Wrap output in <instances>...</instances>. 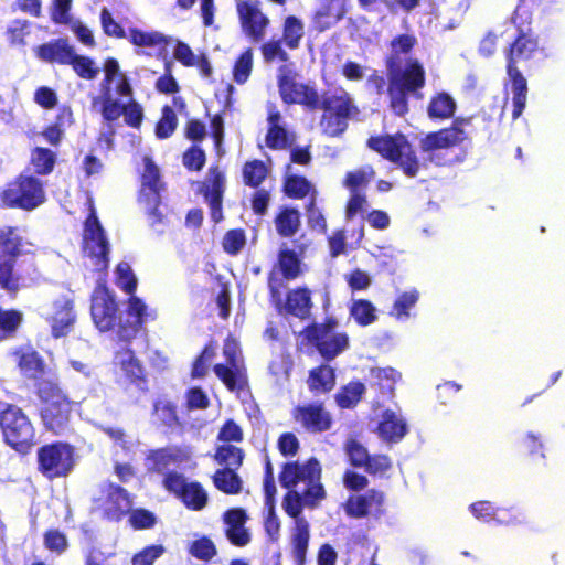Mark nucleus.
I'll use <instances>...</instances> for the list:
<instances>
[{
    "instance_id": "obj_1",
    "label": "nucleus",
    "mask_w": 565,
    "mask_h": 565,
    "mask_svg": "<svg viewBox=\"0 0 565 565\" xmlns=\"http://www.w3.org/2000/svg\"><path fill=\"white\" fill-rule=\"evenodd\" d=\"M321 466L311 457L305 462H285V512L295 519L291 529V554L297 565H303L310 539V526L301 515L305 508L315 509L326 498L321 483Z\"/></svg>"
},
{
    "instance_id": "obj_2",
    "label": "nucleus",
    "mask_w": 565,
    "mask_h": 565,
    "mask_svg": "<svg viewBox=\"0 0 565 565\" xmlns=\"http://www.w3.org/2000/svg\"><path fill=\"white\" fill-rule=\"evenodd\" d=\"M457 111V102L447 92L434 93L426 107V113L433 121H445L452 119L450 126L426 134L419 141V148L423 153L431 154L437 150L450 149L460 146L469 139L467 128L472 126L475 119L480 115L455 117Z\"/></svg>"
},
{
    "instance_id": "obj_3",
    "label": "nucleus",
    "mask_w": 565,
    "mask_h": 565,
    "mask_svg": "<svg viewBox=\"0 0 565 565\" xmlns=\"http://www.w3.org/2000/svg\"><path fill=\"white\" fill-rule=\"evenodd\" d=\"M515 34L504 49L505 70L512 92V119L516 120L524 111L527 102V82L520 64L527 66L543 49L539 35L531 24L516 21Z\"/></svg>"
},
{
    "instance_id": "obj_4",
    "label": "nucleus",
    "mask_w": 565,
    "mask_h": 565,
    "mask_svg": "<svg viewBox=\"0 0 565 565\" xmlns=\"http://www.w3.org/2000/svg\"><path fill=\"white\" fill-rule=\"evenodd\" d=\"M128 318L122 321L118 317V306L115 296L105 284L98 279L92 295L90 313L95 326L99 331L106 332L117 328V337L120 341L128 342L134 339L147 318V306L138 297H130L128 301Z\"/></svg>"
},
{
    "instance_id": "obj_5",
    "label": "nucleus",
    "mask_w": 565,
    "mask_h": 565,
    "mask_svg": "<svg viewBox=\"0 0 565 565\" xmlns=\"http://www.w3.org/2000/svg\"><path fill=\"white\" fill-rule=\"evenodd\" d=\"M388 72V107L397 117H404L409 111V97L423 98L426 86V71L418 58H409L404 66H386Z\"/></svg>"
},
{
    "instance_id": "obj_6",
    "label": "nucleus",
    "mask_w": 565,
    "mask_h": 565,
    "mask_svg": "<svg viewBox=\"0 0 565 565\" xmlns=\"http://www.w3.org/2000/svg\"><path fill=\"white\" fill-rule=\"evenodd\" d=\"M339 322L334 317H327L322 322H312L299 332V349L317 351L326 361L330 362L344 352L350 344L347 332H339Z\"/></svg>"
},
{
    "instance_id": "obj_7",
    "label": "nucleus",
    "mask_w": 565,
    "mask_h": 565,
    "mask_svg": "<svg viewBox=\"0 0 565 565\" xmlns=\"http://www.w3.org/2000/svg\"><path fill=\"white\" fill-rule=\"evenodd\" d=\"M366 147L394 163L407 178H416L424 167L403 132L373 135L366 140Z\"/></svg>"
},
{
    "instance_id": "obj_8",
    "label": "nucleus",
    "mask_w": 565,
    "mask_h": 565,
    "mask_svg": "<svg viewBox=\"0 0 565 565\" xmlns=\"http://www.w3.org/2000/svg\"><path fill=\"white\" fill-rule=\"evenodd\" d=\"M0 428L3 441L21 455H28L36 444L33 424L15 405L6 404L0 412Z\"/></svg>"
},
{
    "instance_id": "obj_9",
    "label": "nucleus",
    "mask_w": 565,
    "mask_h": 565,
    "mask_svg": "<svg viewBox=\"0 0 565 565\" xmlns=\"http://www.w3.org/2000/svg\"><path fill=\"white\" fill-rule=\"evenodd\" d=\"M75 465V448L68 443L56 440L36 450V469L47 480L66 478Z\"/></svg>"
},
{
    "instance_id": "obj_10",
    "label": "nucleus",
    "mask_w": 565,
    "mask_h": 565,
    "mask_svg": "<svg viewBox=\"0 0 565 565\" xmlns=\"http://www.w3.org/2000/svg\"><path fill=\"white\" fill-rule=\"evenodd\" d=\"M40 417L43 426L52 434L60 436L70 430L71 417L75 402L64 391H38Z\"/></svg>"
},
{
    "instance_id": "obj_11",
    "label": "nucleus",
    "mask_w": 565,
    "mask_h": 565,
    "mask_svg": "<svg viewBox=\"0 0 565 565\" xmlns=\"http://www.w3.org/2000/svg\"><path fill=\"white\" fill-rule=\"evenodd\" d=\"M319 108L323 109L321 126L329 137L341 136L347 130L351 116L359 111L344 90L339 95H324L320 99Z\"/></svg>"
},
{
    "instance_id": "obj_12",
    "label": "nucleus",
    "mask_w": 565,
    "mask_h": 565,
    "mask_svg": "<svg viewBox=\"0 0 565 565\" xmlns=\"http://www.w3.org/2000/svg\"><path fill=\"white\" fill-rule=\"evenodd\" d=\"M83 250L97 271L108 267L109 243L93 207L84 224Z\"/></svg>"
},
{
    "instance_id": "obj_13",
    "label": "nucleus",
    "mask_w": 565,
    "mask_h": 565,
    "mask_svg": "<svg viewBox=\"0 0 565 565\" xmlns=\"http://www.w3.org/2000/svg\"><path fill=\"white\" fill-rule=\"evenodd\" d=\"M4 205L33 210L45 201L42 182L32 175L22 174L1 193Z\"/></svg>"
},
{
    "instance_id": "obj_14",
    "label": "nucleus",
    "mask_w": 565,
    "mask_h": 565,
    "mask_svg": "<svg viewBox=\"0 0 565 565\" xmlns=\"http://www.w3.org/2000/svg\"><path fill=\"white\" fill-rule=\"evenodd\" d=\"M104 71L105 78L100 83V93L93 99V105L97 103L106 104L105 111L107 116L114 117L118 113L111 96L130 97L132 88L126 74L120 71L116 60L108 58L105 63Z\"/></svg>"
},
{
    "instance_id": "obj_15",
    "label": "nucleus",
    "mask_w": 565,
    "mask_h": 565,
    "mask_svg": "<svg viewBox=\"0 0 565 565\" xmlns=\"http://www.w3.org/2000/svg\"><path fill=\"white\" fill-rule=\"evenodd\" d=\"M163 488L178 498L183 505L191 511L203 510L209 501V495L199 481H188L177 471H169L162 480Z\"/></svg>"
},
{
    "instance_id": "obj_16",
    "label": "nucleus",
    "mask_w": 565,
    "mask_h": 565,
    "mask_svg": "<svg viewBox=\"0 0 565 565\" xmlns=\"http://www.w3.org/2000/svg\"><path fill=\"white\" fill-rule=\"evenodd\" d=\"M22 247L21 230L6 227L0 233V286L9 291L19 287L18 278L13 274L15 256Z\"/></svg>"
},
{
    "instance_id": "obj_17",
    "label": "nucleus",
    "mask_w": 565,
    "mask_h": 565,
    "mask_svg": "<svg viewBox=\"0 0 565 565\" xmlns=\"http://www.w3.org/2000/svg\"><path fill=\"white\" fill-rule=\"evenodd\" d=\"M264 509L263 521L264 529L271 542L277 543L280 536V522L276 514V494L277 488L275 486L274 468L268 457L265 458L264 466Z\"/></svg>"
},
{
    "instance_id": "obj_18",
    "label": "nucleus",
    "mask_w": 565,
    "mask_h": 565,
    "mask_svg": "<svg viewBox=\"0 0 565 565\" xmlns=\"http://www.w3.org/2000/svg\"><path fill=\"white\" fill-rule=\"evenodd\" d=\"M223 354L227 360V365H215V374L227 388H244L247 385V377L241 363L239 347L235 339L227 338L225 340Z\"/></svg>"
},
{
    "instance_id": "obj_19",
    "label": "nucleus",
    "mask_w": 565,
    "mask_h": 565,
    "mask_svg": "<svg viewBox=\"0 0 565 565\" xmlns=\"http://www.w3.org/2000/svg\"><path fill=\"white\" fill-rule=\"evenodd\" d=\"M291 417L294 422L313 434L327 431L332 426V417L322 403L297 405L291 411Z\"/></svg>"
},
{
    "instance_id": "obj_20",
    "label": "nucleus",
    "mask_w": 565,
    "mask_h": 565,
    "mask_svg": "<svg viewBox=\"0 0 565 565\" xmlns=\"http://www.w3.org/2000/svg\"><path fill=\"white\" fill-rule=\"evenodd\" d=\"M130 493L121 486L110 483L100 504L102 515L109 522H120L131 510Z\"/></svg>"
},
{
    "instance_id": "obj_21",
    "label": "nucleus",
    "mask_w": 565,
    "mask_h": 565,
    "mask_svg": "<svg viewBox=\"0 0 565 565\" xmlns=\"http://www.w3.org/2000/svg\"><path fill=\"white\" fill-rule=\"evenodd\" d=\"M44 318L50 323L55 338L67 334L76 318L73 300L66 296L55 299L49 310L44 312Z\"/></svg>"
},
{
    "instance_id": "obj_22",
    "label": "nucleus",
    "mask_w": 565,
    "mask_h": 565,
    "mask_svg": "<svg viewBox=\"0 0 565 565\" xmlns=\"http://www.w3.org/2000/svg\"><path fill=\"white\" fill-rule=\"evenodd\" d=\"M247 519L246 511L242 508L228 509L223 514L225 536L236 547H244L252 540L249 530L245 526Z\"/></svg>"
},
{
    "instance_id": "obj_23",
    "label": "nucleus",
    "mask_w": 565,
    "mask_h": 565,
    "mask_svg": "<svg viewBox=\"0 0 565 565\" xmlns=\"http://www.w3.org/2000/svg\"><path fill=\"white\" fill-rule=\"evenodd\" d=\"M237 12L244 32L256 41L260 40L268 20L259 10L258 2L254 0H239L237 2Z\"/></svg>"
},
{
    "instance_id": "obj_24",
    "label": "nucleus",
    "mask_w": 565,
    "mask_h": 565,
    "mask_svg": "<svg viewBox=\"0 0 565 565\" xmlns=\"http://www.w3.org/2000/svg\"><path fill=\"white\" fill-rule=\"evenodd\" d=\"M285 104L301 105L305 109L315 111L320 107V96L315 87L285 75Z\"/></svg>"
},
{
    "instance_id": "obj_25",
    "label": "nucleus",
    "mask_w": 565,
    "mask_h": 565,
    "mask_svg": "<svg viewBox=\"0 0 565 565\" xmlns=\"http://www.w3.org/2000/svg\"><path fill=\"white\" fill-rule=\"evenodd\" d=\"M111 99L118 113L114 117L107 116V113L105 111L106 104L97 103L93 105V107L102 114L103 118L106 121H115L119 119L121 115H124L127 125L135 128L141 125L143 111L141 106L132 99V94L130 95V97L111 96Z\"/></svg>"
},
{
    "instance_id": "obj_26",
    "label": "nucleus",
    "mask_w": 565,
    "mask_h": 565,
    "mask_svg": "<svg viewBox=\"0 0 565 565\" xmlns=\"http://www.w3.org/2000/svg\"><path fill=\"white\" fill-rule=\"evenodd\" d=\"M161 190L159 168L152 162L149 157L143 158V172H142V186L141 200H145L149 205L152 214H156L159 204V192Z\"/></svg>"
},
{
    "instance_id": "obj_27",
    "label": "nucleus",
    "mask_w": 565,
    "mask_h": 565,
    "mask_svg": "<svg viewBox=\"0 0 565 565\" xmlns=\"http://www.w3.org/2000/svg\"><path fill=\"white\" fill-rule=\"evenodd\" d=\"M316 189L312 182L305 175L295 174L290 171V164L285 166V196L292 200H303L311 195L306 209L310 212L315 206Z\"/></svg>"
},
{
    "instance_id": "obj_28",
    "label": "nucleus",
    "mask_w": 565,
    "mask_h": 565,
    "mask_svg": "<svg viewBox=\"0 0 565 565\" xmlns=\"http://www.w3.org/2000/svg\"><path fill=\"white\" fill-rule=\"evenodd\" d=\"M347 13L342 0H320L312 22L318 32H324L341 21Z\"/></svg>"
},
{
    "instance_id": "obj_29",
    "label": "nucleus",
    "mask_w": 565,
    "mask_h": 565,
    "mask_svg": "<svg viewBox=\"0 0 565 565\" xmlns=\"http://www.w3.org/2000/svg\"><path fill=\"white\" fill-rule=\"evenodd\" d=\"M408 433L407 424L393 411L386 409L376 427L379 437L388 444L401 441Z\"/></svg>"
},
{
    "instance_id": "obj_30",
    "label": "nucleus",
    "mask_w": 565,
    "mask_h": 565,
    "mask_svg": "<svg viewBox=\"0 0 565 565\" xmlns=\"http://www.w3.org/2000/svg\"><path fill=\"white\" fill-rule=\"evenodd\" d=\"M114 363L120 369L128 384L139 385L143 379V369L136 359L134 352L126 345L120 347L115 352Z\"/></svg>"
},
{
    "instance_id": "obj_31",
    "label": "nucleus",
    "mask_w": 565,
    "mask_h": 565,
    "mask_svg": "<svg viewBox=\"0 0 565 565\" xmlns=\"http://www.w3.org/2000/svg\"><path fill=\"white\" fill-rule=\"evenodd\" d=\"M312 308L311 291L306 287H298L285 295V312L300 320L310 317Z\"/></svg>"
},
{
    "instance_id": "obj_32",
    "label": "nucleus",
    "mask_w": 565,
    "mask_h": 565,
    "mask_svg": "<svg viewBox=\"0 0 565 565\" xmlns=\"http://www.w3.org/2000/svg\"><path fill=\"white\" fill-rule=\"evenodd\" d=\"M472 515L483 522H490L493 519L500 524H518L521 523L520 513H513L508 519L497 518L499 513L505 511L502 508H494L490 501H477L469 507Z\"/></svg>"
},
{
    "instance_id": "obj_33",
    "label": "nucleus",
    "mask_w": 565,
    "mask_h": 565,
    "mask_svg": "<svg viewBox=\"0 0 565 565\" xmlns=\"http://www.w3.org/2000/svg\"><path fill=\"white\" fill-rule=\"evenodd\" d=\"M205 199L211 209V217L214 222L222 220L221 201L224 184V175L220 171H211Z\"/></svg>"
},
{
    "instance_id": "obj_34",
    "label": "nucleus",
    "mask_w": 565,
    "mask_h": 565,
    "mask_svg": "<svg viewBox=\"0 0 565 565\" xmlns=\"http://www.w3.org/2000/svg\"><path fill=\"white\" fill-rule=\"evenodd\" d=\"M417 43V38L414 34L403 33L394 36L390 42L391 52L385 57V66L401 64L402 55L411 54Z\"/></svg>"
},
{
    "instance_id": "obj_35",
    "label": "nucleus",
    "mask_w": 565,
    "mask_h": 565,
    "mask_svg": "<svg viewBox=\"0 0 565 565\" xmlns=\"http://www.w3.org/2000/svg\"><path fill=\"white\" fill-rule=\"evenodd\" d=\"M239 469L220 468L212 476L214 487L224 494H238L243 489V480L238 476Z\"/></svg>"
},
{
    "instance_id": "obj_36",
    "label": "nucleus",
    "mask_w": 565,
    "mask_h": 565,
    "mask_svg": "<svg viewBox=\"0 0 565 565\" xmlns=\"http://www.w3.org/2000/svg\"><path fill=\"white\" fill-rule=\"evenodd\" d=\"M74 47L64 40H57L51 43L40 45L36 49L39 58L45 62H56L60 64H67L71 61Z\"/></svg>"
},
{
    "instance_id": "obj_37",
    "label": "nucleus",
    "mask_w": 565,
    "mask_h": 565,
    "mask_svg": "<svg viewBox=\"0 0 565 565\" xmlns=\"http://www.w3.org/2000/svg\"><path fill=\"white\" fill-rule=\"evenodd\" d=\"M153 416L160 426L170 431H174L182 427V423L178 416L177 406L170 401L159 399L154 402Z\"/></svg>"
},
{
    "instance_id": "obj_38",
    "label": "nucleus",
    "mask_w": 565,
    "mask_h": 565,
    "mask_svg": "<svg viewBox=\"0 0 565 565\" xmlns=\"http://www.w3.org/2000/svg\"><path fill=\"white\" fill-rule=\"evenodd\" d=\"M267 134L265 145L271 149L282 148V118L277 106L268 104L267 106Z\"/></svg>"
},
{
    "instance_id": "obj_39",
    "label": "nucleus",
    "mask_w": 565,
    "mask_h": 565,
    "mask_svg": "<svg viewBox=\"0 0 565 565\" xmlns=\"http://www.w3.org/2000/svg\"><path fill=\"white\" fill-rule=\"evenodd\" d=\"M213 458L222 468L239 469L245 459V451L235 445L222 444L215 448Z\"/></svg>"
},
{
    "instance_id": "obj_40",
    "label": "nucleus",
    "mask_w": 565,
    "mask_h": 565,
    "mask_svg": "<svg viewBox=\"0 0 565 565\" xmlns=\"http://www.w3.org/2000/svg\"><path fill=\"white\" fill-rule=\"evenodd\" d=\"M268 288L270 291V299L277 310V315L282 312L281 305V288H282V250L278 252L277 263L274 266L268 277Z\"/></svg>"
},
{
    "instance_id": "obj_41",
    "label": "nucleus",
    "mask_w": 565,
    "mask_h": 565,
    "mask_svg": "<svg viewBox=\"0 0 565 565\" xmlns=\"http://www.w3.org/2000/svg\"><path fill=\"white\" fill-rule=\"evenodd\" d=\"M419 299V292L416 289L401 292L390 311V316L398 321H405L411 317V309L414 308Z\"/></svg>"
},
{
    "instance_id": "obj_42",
    "label": "nucleus",
    "mask_w": 565,
    "mask_h": 565,
    "mask_svg": "<svg viewBox=\"0 0 565 565\" xmlns=\"http://www.w3.org/2000/svg\"><path fill=\"white\" fill-rule=\"evenodd\" d=\"M295 136L289 134L285 129V149L289 150V163L298 164L301 167H308L312 162V154L310 151V145L307 146H295Z\"/></svg>"
},
{
    "instance_id": "obj_43",
    "label": "nucleus",
    "mask_w": 565,
    "mask_h": 565,
    "mask_svg": "<svg viewBox=\"0 0 565 565\" xmlns=\"http://www.w3.org/2000/svg\"><path fill=\"white\" fill-rule=\"evenodd\" d=\"M350 316L362 327L372 324L377 320L376 309L367 299L353 300L350 306Z\"/></svg>"
},
{
    "instance_id": "obj_44",
    "label": "nucleus",
    "mask_w": 565,
    "mask_h": 565,
    "mask_svg": "<svg viewBox=\"0 0 565 565\" xmlns=\"http://www.w3.org/2000/svg\"><path fill=\"white\" fill-rule=\"evenodd\" d=\"M134 45L140 47H157L166 43V36L157 31H142L131 28L126 36Z\"/></svg>"
},
{
    "instance_id": "obj_45",
    "label": "nucleus",
    "mask_w": 565,
    "mask_h": 565,
    "mask_svg": "<svg viewBox=\"0 0 565 565\" xmlns=\"http://www.w3.org/2000/svg\"><path fill=\"white\" fill-rule=\"evenodd\" d=\"M334 384V369L328 364H321L309 372V388H332Z\"/></svg>"
},
{
    "instance_id": "obj_46",
    "label": "nucleus",
    "mask_w": 565,
    "mask_h": 565,
    "mask_svg": "<svg viewBox=\"0 0 565 565\" xmlns=\"http://www.w3.org/2000/svg\"><path fill=\"white\" fill-rule=\"evenodd\" d=\"M70 60L67 64L72 65L74 72L82 78L94 79L99 73V67L92 58L77 55L75 50Z\"/></svg>"
},
{
    "instance_id": "obj_47",
    "label": "nucleus",
    "mask_w": 565,
    "mask_h": 565,
    "mask_svg": "<svg viewBox=\"0 0 565 565\" xmlns=\"http://www.w3.org/2000/svg\"><path fill=\"white\" fill-rule=\"evenodd\" d=\"M189 553L199 561L210 562L217 554V550L210 537L201 536L190 544Z\"/></svg>"
},
{
    "instance_id": "obj_48",
    "label": "nucleus",
    "mask_w": 565,
    "mask_h": 565,
    "mask_svg": "<svg viewBox=\"0 0 565 565\" xmlns=\"http://www.w3.org/2000/svg\"><path fill=\"white\" fill-rule=\"evenodd\" d=\"M344 450L350 465L354 468H363L367 462L366 460L369 459L370 454L359 440L354 438L348 439L344 445Z\"/></svg>"
},
{
    "instance_id": "obj_49",
    "label": "nucleus",
    "mask_w": 565,
    "mask_h": 565,
    "mask_svg": "<svg viewBox=\"0 0 565 565\" xmlns=\"http://www.w3.org/2000/svg\"><path fill=\"white\" fill-rule=\"evenodd\" d=\"M305 34L302 22L295 15L285 19V44L289 49H297Z\"/></svg>"
},
{
    "instance_id": "obj_50",
    "label": "nucleus",
    "mask_w": 565,
    "mask_h": 565,
    "mask_svg": "<svg viewBox=\"0 0 565 565\" xmlns=\"http://www.w3.org/2000/svg\"><path fill=\"white\" fill-rule=\"evenodd\" d=\"M21 372L31 379H36L43 372V364L38 353L34 351H28L22 353L19 361Z\"/></svg>"
},
{
    "instance_id": "obj_51",
    "label": "nucleus",
    "mask_w": 565,
    "mask_h": 565,
    "mask_svg": "<svg viewBox=\"0 0 565 565\" xmlns=\"http://www.w3.org/2000/svg\"><path fill=\"white\" fill-rule=\"evenodd\" d=\"M55 162V154L45 148H36L32 152L31 164L40 174H46L52 171Z\"/></svg>"
},
{
    "instance_id": "obj_52",
    "label": "nucleus",
    "mask_w": 565,
    "mask_h": 565,
    "mask_svg": "<svg viewBox=\"0 0 565 565\" xmlns=\"http://www.w3.org/2000/svg\"><path fill=\"white\" fill-rule=\"evenodd\" d=\"M128 514V522L134 530L151 529L157 523L154 513L143 508L131 509Z\"/></svg>"
},
{
    "instance_id": "obj_53",
    "label": "nucleus",
    "mask_w": 565,
    "mask_h": 565,
    "mask_svg": "<svg viewBox=\"0 0 565 565\" xmlns=\"http://www.w3.org/2000/svg\"><path fill=\"white\" fill-rule=\"evenodd\" d=\"M43 543L50 552L62 554L68 547L66 535L58 529H49L43 534Z\"/></svg>"
},
{
    "instance_id": "obj_54",
    "label": "nucleus",
    "mask_w": 565,
    "mask_h": 565,
    "mask_svg": "<svg viewBox=\"0 0 565 565\" xmlns=\"http://www.w3.org/2000/svg\"><path fill=\"white\" fill-rule=\"evenodd\" d=\"M375 171L372 167L365 169L349 171L343 180V185L351 192H358L361 185H365L374 177Z\"/></svg>"
},
{
    "instance_id": "obj_55",
    "label": "nucleus",
    "mask_w": 565,
    "mask_h": 565,
    "mask_svg": "<svg viewBox=\"0 0 565 565\" xmlns=\"http://www.w3.org/2000/svg\"><path fill=\"white\" fill-rule=\"evenodd\" d=\"M116 284L127 294H132L137 287V278L127 263L118 264L116 271Z\"/></svg>"
},
{
    "instance_id": "obj_56",
    "label": "nucleus",
    "mask_w": 565,
    "mask_h": 565,
    "mask_svg": "<svg viewBox=\"0 0 565 565\" xmlns=\"http://www.w3.org/2000/svg\"><path fill=\"white\" fill-rule=\"evenodd\" d=\"M178 124L177 115L170 107H164L162 116L156 127V135L159 139L170 137Z\"/></svg>"
},
{
    "instance_id": "obj_57",
    "label": "nucleus",
    "mask_w": 565,
    "mask_h": 565,
    "mask_svg": "<svg viewBox=\"0 0 565 565\" xmlns=\"http://www.w3.org/2000/svg\"><path fill=\"white\" fill-rule=\"evenodd\" d=\"M243 439V429L233 419H226L217 433V440L223 444L241 443Z\"/></svg>"
},
{
    "instance_id": "obj_58",
    "label": "nucleus",
    "mask_w": 565,
    "mask_h": 565,
    "mask_svg": "<svg viewBox=\"0 0 565 565\" xmlns=\"http://www.w3.org/2000/svg\"><path fill=\"white\" fill-rule=\"evenodd\" d=\"M267 168L262 161L247 162L243 170L245 183L257 186L266 177Z\"/></svg>"
},
{
    "instance_id": "obj_59",
    "label": "nucleus",
    "mask_w": 565,
    "mask_h": 565,
    "mask_svg": "<svg viewBox=\"0 0 565 565\" xmlns=\"http://www.w3.org/2000/svg\"><path fill=\"white\" fill-rule=\"evenodd\" d=\"M253 68V54L250 50L245 51L235 63L233 75L237 84H244Z\"/></svg>"
},
{
    "instance_id": "obj_60",
    "label": "nucleus",
    "mask_w": 565,
    "mask_h": 565,
    "mask_svg": "<svg viewBox=\"0 0 565 565\" xmlns=\"http://www.w3.org/2000/svg\"><path fill=\"white\" fill-rule=\"evenodd\" d=\"M363 469L372 476L382 475L392 468V460L387 455H370Z\"/></svg>"
},
{
    "instance_id": "obj_61",
    "label": "nucleus",
    "mask_w": 565,
    "mask_h": 565,
    "mask_svg": "<svg viewBox=\"0 0 565 565\" xmlns=\"http://www.w3.org/2000/svg\"><path fill=\"white\" fill-rule=\"evenodd\" d=\"M345 513L355 519L365 518L370 513L366 498L364 495L350 497L344 504Z\"/></svg>"
},
{
    "instance_id": "obj_62",
    "label": "nucleus",
    "mask_w": 565,
    "mask_h": 565,
    "mask_svg": "<svg viewBox=\"0 0 565 565\" xmlns=\"http://www.w3.org/2000/svg\"><path fill=\"white\" fill-rule=\"evenodd\" d=\"M302 263L299 255L285 248V280H292L302 274Z\"/></svg>"
},
{
    "instance_id": "obj_63",
    "label": "nucleus",
    "mask_w": 565,
    "mask_h": 565,
    "mask_svg": "<svg viewBox=\"0 0 565 565\" xmlns=\"http://www.w3.org/2000/svg\"><path fill=\"white\" fill-rule=\"evenodd\" d=\"M245 243V234L241 230H232L227 232L223 238L224 250L232 255L239 253Z\"/></svg>"
},
{
    "instance_id": "obj_64",
    "label": "nucleus",
    "mask_w": 565,
    "mask_h": 565,
    "mask_svg": "<svg viewBox=\"0 0 565 565\" xmlns=\"http://www.w3.org/2000/svg\"><path fill=\"white\" fill-rule=\"evenodd\" d=\"M164 548L162 545H149L139 553L135 554L132 565H153L154 561L161 556Z\"/></svg>"
}]
</instances>
